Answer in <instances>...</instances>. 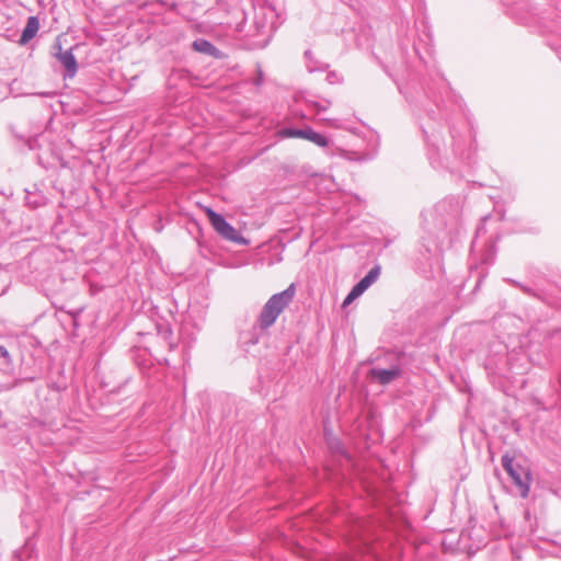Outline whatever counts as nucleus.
<instances>
[{
    "mask_svg": "<svg viewBox=\"0 0 561 561\" xmlns=\"http://www.w3.org/2000/svg\"><path fill=\"white\" fill-rule=\"evenodd\" d=\"M296 294V287L290 284L285 290L274 294L263 306L259 317V325L265 330L272 327L279 314L293 301Z\"/></svg>",
    "mask_w": 561,
    "mask_h": 561,
    "instance_id": "1",
    "label": "nucleus"
},
{
    "mask_svg": "<svg viewBox=\"0 0 561 561\" xmlns=\"http://www.w3.org/2000/svg\"><path fill=\"white\" fill-rule=\"evenodd\" d=\"M81 47L82 45L79 43L67 45L60 37H57L56 42L51 46V55L65 69L64 79H72L77 75L78 62L75 51H78Z\"/></svg>",
    "mask_w": 561,
    "mask_h": 561,
    "instance_id": "2",
    "label": "nucleus"
},
{
    "mask_svg": "<svg viewBox=\"0 0 561 561\" xmlns=\"http://www.w3.org/2000/svg\"><path fill=\"white\" fill-rule=\"evenodd\" d=\"M205 213L215 231L224 239L236 243H244L245 240L238 233L222 215L216 213L210 207L205 208Z\"/></svg>",
    "mask_w": 561,
    "mask_h": 561,
    "instance_id": "3",
    "label": "nucleus"
},
{
    "mask_svg": "<svg viewBox=\"0 0 561 561\" xmlns=\"http://www.w3.org/2000/svg\"><path fill=\"white\" fill-rule=\"evenodd\" d=\"M502 466L507 472L513 483L519 489V493L523 497H526V483L523 480V467L515 462L513 456L508 453L502 456Z\"/></svg>",
    "mask_w": 561,
    "mask_h": 561,
    "instance_id": "4",
    "label": "nucleus"
},
{
    "mask_svg": "<svg viewBox=\"0 0 561 561\" xmlns=\"http://www.w3.org/2000/svg\"><path fill=\"white\" fill-rule=\"evenodd\" d=\"M381 267L375 265L355 286L364 294L380 276Z\"/></svg>",
    "mask_w": 561,
    "mask_h": 561,
    "instance_id": "5",
    "label": "nucleus"
},
{
    "mask_svg": "<svg viewBox=\"0 0 561 561\" xmlns=\"http://www.w3.org/2000/svg\"><path fill=\"white\" fill-rule=\"evenodd\" d=\"M398 368L383 369V368H374L371 369V375L376 378L380 383L387 385L391 382L394 378L399 376Z\"/></svg>",
    "mask_w": 561,
    "mask_h": 561,
    "instance_id": "6",
    "label": "nucleus"
},
{
    "mask_svg": "<svg viewBox=\"0 0 561 561\" xmlns=\"http://www.w3.org/2000/svg\"><path fill=\"white\" fill-rule=\"evenodd\" d=\"M193 47L195 50L216 57L221 58L222 54L208 41L205 38H198L193 43Z\"/></svg>",
    "mask_w": 561,
    "mask_h": 561,
    "instance_id": "7",
    "label": "nucleus"
},
{
    "mask_svg": "<svg viewBox=\"0 0 561 561\" xmlns=\"http://www.w3.org/2000/svg\"><path fill=\"white\" fill-rule=\"evenodd\" d=\"M304 139H307L321 148H325L329 145L328 138L324 135L314 131L312 128H306Z\"/></svg>",
    "mask_w": 561,
    "mask_h": 561,
    "instance_id": "8",
    "label": "nucleus"
},
{
    "mask_svg": "<svg viewBox=\"0 0 561 561\" xmlns=\"http://www.w3.org/2000/svg\"><path fill=\"white\" fill-rule=\"evenodd\" d=\"M39 30V20L37 16H28L27 22L22 30L21 35H36Z\"/></svg>",
    "mask_w": 561,
    "mask_h": 561,
    "instance_id": "9",
    "label": "nucleus"
},
{
    "mask_svg": "<svg viewBox=\"0 0 561 561\" xmlns=\"http://www.w3.org/2000/svg\"><path fill=\"white\" fill-rule=\"evenodd\" d=\"M305 129H298V128H283L279 130V136L283 138H302L305 136Z\"/></svg>",
    "mask_w": 561,
    "mask_h": 561,
    "instance_id": "10",
    "label": "nucleus"
},
{
    "mask_svg": "<svg viewBox=\"0 0 561 561\" xmlns=\"http://www.w3.org/2000/svg\"><path fill=\"white\" fill-rule=\"evenodd\" d=\"M363 295L362 290H359L356 286H354L351 291L347 294L343 301V306H347L352 304L356 298Z\"/></svg>",
    "mask_w": 561,
    "mask_h": 561,
    "instance_id": "11",
    "label": "nucleus"
},
{
    "mask_svg": "<svg viewBox=\"0 0 561 561\" xmlns=\"http://www.w3.org/2000/svg\"><path fill=\"white\" fill-rule=\"evenodd\" d=\"M363 295L362 290H359L356 286H354L351 291L347 294L343 301V306H347L352 304L356 298Z\"/></svg>",
    "mask_w": 561,
    "mask_h": 561,
    "instance_id": "12",
    "label": "nucleus"
},
{
    "mask_svg": "<svg viewBox=\"0 0 561 561\" xmlns=\"http://www.w3.org/2000/svg\"><path fill=\"white\" fill-rule=\"evenodd\" d=\"M314 106L318 108V111H325L329 107V102H325L324 104L316 102Z\"/></svg>",
    "mask_w": 561,
    "mask_h": 561,
    "instance_id": "13",
    "label": "nucleus"
},
{
    "mask_svg": "<svg viewBox=\"0 0 561 561\" xmlns=\"http://www.w3.org/2000/svg\"><path fill=\"white\" fill-rule=\"evenodd\" d=\"M0 356H1V357H3V358H9V352H8V350H7L4 346H2V345H0Z\"/></svg>",
    "mask_w": 561,
    "mask_h": 561,
    "instance_id": "14",
    "label": "nucleus"
},
{
    "mask_svg": "<svg viewBox=\"0 0 561 561\" xmlns=\"http://www.w3.org/2000/svg\"><path fill=\"white\" fill-rule=\"evenodd\" d=\"M512 552H513L515 559L522 561V553L517 550V548H512Z\"/></svg>",
    "mask_w": 561,
    "mask_h": 561,
    "instance_id": "15",
    "label": "nucleus"
},
{
    "mask_svg": "<svg viewBox=\"0 0 561 561\" xmlns=\"http://www.w3.org/2000/svg\"><path fill=\"white\" fill-rule=\"evenodd\" d=\"M32 38H33V37H20V39H19V44H20L21 46H24V45H26V44L30 42V39H32Z\"/></svg>",
    "mask_w": 561,
    "mask_h": 561,
    "instance_id": "16",
    "label": "nucleus"
},
{
    "mask_svg": "<svg viewBox=\"0 0 561 561\" xmlns=\"http://www.w3.org/2000/svg\"><path fill=\"white\" fill-rule=\"evenodd\" d=\"M263 81V73L261 70H259V76H257V80L255 81V84L256 85H260Z\"/></svg>",
    "mask_w": 561,
    "mask_h": 561,
    "instance_id": "17",
    "label": "nucleus"
},
{
    "mask_svg": "<svg viewBox=\"0 0 561 561\" xmlns=\"http://www.w3.org/2000/svg\"><path fill=\"white\" fill-rule=\"evenodd\" d=\"M305 56H306L307 59H309L310 56H311V51L310 50H306Z\"/></svg>",
    "mask_w": 561,
    "mask_h": 561,
    "instance_id": "18",
    "label": "nucleus"
},
{
    "mask_svg": "<svg viewBox=\"0 0 561 561\" xmlns=\"http://www.w3.org/2000/svg\"><path fill=\"white\" fill-rule=\"evenodd\" d=\"M308 69H309L310 71H313V70H316V69H317V67H311L310 65H308Z\"/></svg>",
    "mask_w": 561,
    "mask_h": 561,
    "instance_id": "19",
    "label": "nucleus"
}]
</instances>
